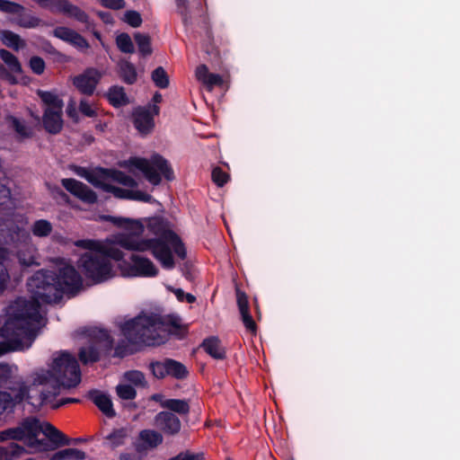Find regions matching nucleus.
<instances>
[{
  "mask_svg": "<svg viewBox=\"0 0 460 460\" xmlns=\"http://www.w3.org/2000/svg\"><path fill=\"white\" fill-rule=\"evenodd\" d=\"M31 231L35 236L46 237L52 232V225L46 219H39L32 225Z\"/></svg>",
  "mask_w": 460,
  "mask_h": 460,
  "instance_id": "nucleus-39",
  "label": "nucleus"
},
{
  "mask_svg": "<svg viewBox=\"0 0 460 460\" xmlns=\"http://www.w3.org/2000/svg\"><path fill=\"white\" fill-rule=\"evenodd\" d=\"M130 165L143 172L145 178L153 185H159L163 175L167 181L174 180V172L169 162L159 154H154L150 160L131 157Z\"/></svg>",
  "mask_w": 460,
  "mask_h": 460,
  "instance_id": "nucleus-6",
  "label": "nucleus"
},
{
  "mask_svg": "<svg viewBox=\"0 0 460 460\" xmlns=\"http://www.w3.org/2000/svg\"><path fill=\"white\" fill-rule=\"evenodd\" d=\"M131 119L134 128L143 137L151 134L155 126L151 111L146 107L137 106L134 108L131 113Z\"/></svg>",
  "mask_w": 460,
  "mask_h": 460,
  "instance_id": "nucleus-16",
  "label": "nucleus"
},
{
  "mask_svg": "<svg viewBox=\"0 0 460 460\" xmlns=\"http://www.w3.org/2000/svg\"><path fill=\"white\" fill-rule=\"evenodd\" d=\"M211 178L213 182L217 187H223L225 184L227 183V181L230 179V176L221 167L217 166L212 170Z\"/></svg>",
  "mask_w": 460,
  "mask_h": 460,
  "instance_id": "nucleus-46",
  "label": "nucleus"
},
{
  "mask_svg": "<svg viewBox=\"0 0 460 460\" xmlns=\"http://www.w3.org/2000/svg\"><path fill=\"white\" fill-rule=\"evenodd\" d=\"M211 73H209L208 67L204 64L197 66L196 71H195V75H196L198 81H199L202 84L204 83V81L208 78V76Z\"/></svg>",
  "mask_w": 460,
  "mask_h": 460,
  "instance_id": "nucleus-62",
  "label": "nucleus"
},
{
  "mask_svg": "<svg viewBox=\"0 0 460 460\" xmlns=\"http://www.w3.org/2000/svg\"><path fill=\"white\" fill-rule=\"evenodd\" d=\"M93 338L100 343H103L106 349H111L113 339L107 330L100 329L95 332Z\"/></svg>",
  "mask_w": 460,
  "mask_h": 460,
  "instance_id": "nucleus-51",
  "label": "nucleus"
},
{
  "mask_svg": "<svg viewBox=\"0 0 460 460\" xmlns=\"http://www.w3.org/2000/svg\"><path fill=\"white\" fill-rule=\"evenodd\" d=\"M169 239L166 241L167 247L175 252V254L181 259L185 260L187 257V251L181 239L176 233H168Z\"/></svg>",
  "mask_w": 460,
  "mask_h": 460,
  "instance_id": "nucleus-29",
  "label": "nucleus"
},
{
  "mask_svg": "<svg viewBox=\"0 0 460 460\" xmlns=\"http://www.w3.org/2000/svg\"><path fill=\"white\" fill-rule=\"evenodd\" d=\"M102 177L111 178L113 181L129 188H135L137 186V182L134 178L126 174L124 172L115 169L99 168Z\"/></svg>",
  "mask_w": 460,
  "mask_h": 460,
  "instance_id": "nucleus-24",
  "label": "nucleus"
},
{
  "mask_svg": "<svg viewBox=\"0 0 460 460\" xmlns=\"http://www.w3.org/2000/svg\"><path fill=\"white\" fill-rule=\"evenodd\" d=\"M102 78V73L95 67H87L72 78L75 88L86 96H92Z\"/></svg>",
  "mask_w": 460,
  "mask_h": 460,
  "instance_id": "nucleus-11",
  "label": "nucleus"
},
{
  "mask_svg": "<svg viewBox=\"0 0 460 460\" xmlns=\"http://www.w3.org/2000/svg\"><path fill=\"white\" fill-rule=\"evenodd\" d=\"M105 97L108 100L109 103L114 108H120L128 105L130 101L128 96L126 93L125 88L120 85H111L107 93H105Z\"/></svg>",
  "mask_w": 460,
  "mask_h": 460,
  "instance_id": "nucleus-22",
  "label": "nucleus"
},
{
  "mask_svg": "<svg viewBox=\"0 0 460 460\" xmlns=\"http://www.w3.org/2000/svg\"><path fill=\"white\" fill-rule=\"evenodd\" d=\"M223 84V78L218 74H210L204 81L203 84L208 89L212 90L215 86H220Z\"/></svg>",
  "mask_w": 460,
  "mask_h": 460,
  "instance_id": "nucleus-59",
  "label": "nucleus"
},
{
  "mask_svg": "<svg viewBox=\"0 0 460 460\" xmlns=\"http://www.w3.org/2000/svg\"><path fill=\"white\" fill-rule=\"evenodd\" d=\"M78 358L84 365H88L98 362L101 358V353L96 344L92 343L80 348Z\"/></svg>",
  "mask_w": 460,
  "mask_h": 460,
  "instance_id": "nucleus-26",
  "label": "nucleus"
},
{
  "mask_svg": "<svg viewBox=\"0 0 460 460\" xmlns=\"http://www.w3.org/2000/svg\"><path fill=\"white\" fill-rule=\"evenodd\" d=\"M124 378L126 381L141 387H146L147 382L145 375L139 370H128L124 373Z\"/></svg>",
  "mask_w": 460,
  "mask_h": 460,
  "instance_id": "nucleus-41",
  "label": "nucleus"
},
{
  "mask_svg": "<svg viewBox=\"0 0 460 460\" xmlns=\"http://www.w3.org/2000/svg\"><path fill=\"white\" fill-rule=\"evenodd\" d=\"M151 78L155 86L165 89L169 86V76L163 66L156 67L151 74Z\"/></svg>",
  "mask_w": 460,
  "mask_h": 460,
  "instance_id": "nucleus-38",
  "label": "nucleus"
},
{
  "mask_svg": "<svg viewBox=\"0 0 460 460\" xmlns=\"http://www.w3.org/2000/svg\"><path fill=\"white\" fill-rule=\"evenodd\" d=\"M104 219L131 232V234L122 236L119 239V243L122 248L136 252L149 251L164 269L172 270L174 268L175 262L172 252L165 243L169 239L168 233L175 232L169 228L167 221L163 217H155L148 219L146 229L155 235L152 238H139V235L145 230V226L140 221L112 216H105Z\"/></svg>",
  "mask_w": 460,
  "mask_h": 460,
  "instance_id": "nucleus-2",
  "label": "nucleus"
},
{
  "mask_svg": "<svg viewBox=\"0 0 460 460\" xmlns=\"http://www.w3.org/2000/svg\"><path fill=\"white\" fill-rule=\"evenodd\" d=\"M122 21L128 23L132 28L140 27L143 22L141 14L134 10L126 11L122 18Z\"/></svg>",
  "mask_w": 460,
  "mask_h": 460,
  "instance_id": "nucleus-47",
  "label": "nucleus"
},
{
  "mask_svg": "<svg viewBox=\"0 0 460 460\" xmlns=\"http://www.w3.org/2000/svg\"><path fill=\"white\" fill-rule=\"evenodd\" d=\"M118 75L120 80L127 84H134L137 81V72L135 65L127 59L118 63Z\"/></svg>",
  "mask_w": 460,
  "mask_h": 460,
  "instance_id": "nucleus-23",
  "label": "nucleus"
},
{
  "mask_svg": "<svg viewBox=\"0 0 460 460\" xmlns=\"http://www.w3.org/2000/svg\"><path fill=\"white\" fill-rule=\"evenodd\" d=\"M1 40L6 47L14 50H19L24 46L23 40L21 37L12 31H3L1 34Z\"/></svg>",
  "mask_w": 460,
  "mask_h": 460,
  "instance_id": "nucleus-33",
  "label": "nucleus"
},
{
  "mask_svg": "<svg viewBox=\"0 0 460 460\" xmlns=\"http://www.w3.org/2000/svg\"><path fill=\"white\" fill-rule=\"evenodd\" d=\"M11 197V190L4 184L0 183V205H5Z\"/></svg>",
  "mask_w": 460,
  "mask_h": 460,
  "instance_id": "nucleus-64",
  "label": "nucleus"
},
{
  "mask_svg": "<svg viewBox=\"0 0 460 460\" xmlns=\"http://www.w3.org/2000/svg\"><path fill=\"white\" fill-rule=\"evenodd\" d=\"M130 261L132 264L128 265V276L153 278L158 275V269L150 259L137 254H132Z\"/></svg>",
  "mask_w": 460,
  "mask_h": 460,
  "instance_id": "nucleus-15",
  "label": "nucleus"
},
{
  "mask_svg": "<svg viewBox=\"0 0 460 460\" xmlns=\"http://www.w3.org/2000/svg\"><path fill=\"white\" fill-rule=\"evenodd\" d=\"M103 190L111 193L115 198L121 199H132L133 190H127L112 184L103 185Z\"/></svg>",
  "mask_w": 460,
  "mask_h": 460,
  "instance_id": "nucleus-42",
  "label": "nucleus"
},
{
  "mask_svg": "<svg viewBox=\"0 0 460 460\" xmlns=\"http://www.w3.org/2000/svg\"><path fill=\"white\" fill-rule=\"evenodd\" d=\"M78 108L79 111L88 118H93L97 115L96 111L92 108L86 100H81Z\"/></svg>",
  "mask_w": 460,
  "mask_h": 460,
  "instance_id": "nucleus-60",
  "label": "nucleus"
},
{
  "mask_svg": "<svg viewBox=\"0 0 460 460\" xmlns=\"http://www.w3.org/2000/svg\"><path fill=\"white\" fill-rule=\"evenodd\" d=\"M0 11L5 13L16 14L14 22L22 28H36L41 22L40 18L26 13L23 5L9 0H0Z\"/></svg>",
  "mask_w": 460,
  "mask_h": 460,
  "instance_id": "nucleus-12",
  "label": "nucleus"
},
{
  "mask_svg": "<svg viewBox=\"0 0 460 460\" xmlns=\"http://www.w3.org/2000/svg\"><path fill=\"white\" fill-rule=\"evenodd\" d=\"M117 395L122 400H133L137 397L136 389L126 384H119L116 386Z\"/></svg>",
  "mask_w": 460,
  "mask_h": 460,
  "instance_id": "nucleus-44",
  "label": "nucleus"
},
{
  "mask_svg": "<svg viewBox=\"0 0 460 460\" xmlns=\"http://www.w3.org/2000/svg\"><path fill=\"white\" fill-rule=\"evenodd\" d=\"M42 124L48 133L58 134L63 128L62 110L47 108L43 113Z\"/></svg>",
  "mask_w": 460,
  "mask_h": 460,
  "instance_id": "nucleus-18",
  "label": "nucleus"
},
{
  "mask_svg": "<svg viewBox=\"0 0 460 460\" xmlns=\"http://www.w3.org/2000/svg\"><path fill=\"white\" fill-rule=\"evenodd\" d=\"M14 380H22L21 376L13 375V367L7 363H0V385L7 386Z\"/></svg>",
  "mask_w": 460,
  "mask_h": 460,
  "instance_id": "nucleus-37",
  "label": "nucleus"
},
{
  "mask_svg": "<svg viewBox=\"0 0 460 460\" xmlns=\"http://www.w3.org/2000/svg\"><path fill=\"white\" fill-rule=\"evenodd\" d=\"M80 170L85 172L79 173L80 176L84 177L88 182L92 183L93 186L103 190V185H106L107 183H104L102 181H100L96 174L88 172L85 168H80Z\"/></svg>",
  "mask_w": 460,
  "mask_h": 460,
  "instance_id": "nucleus-56",
  "label": "nucleus"
},
{
  "mask_svg": "<svg viewBox=\"0 0 460 460\" xmlns=\"http://www.w3.org/2000/svg\"><path fill=\"white\" fill-rule=\"evenodd\" d=\"M70 44L75 48L78 49L79 50L88 49L90 48V44L86 40V39L77 31L74 35Z\"/></svg>",
  "mask_w": 460,
  "mask_h": 460,
  "instance_id": "nucleus-58",
  "label": "nucleus"
},
{
  "mask_svg": "<svg viewBox=\"0 0 460 460\" xmlns=\"http://www.w3.org/2000/svg\"><path fill=\"white\" fill-rule=\"evenodd\" d=\"M86 454L77 448H66L59 450L50 456V460H84Z\"/></svg>",
  "mask_w": 460,
  "mask_h": 460,
  "instance_id": "nucleus-30",
  "label": "nucleus"
},
{
  "mask_svg": "<svg viewBox=\"0 0 460 460\" xmlns=\"http://www.w3.org/2000/svg\"><path fill=\"white\" fill-rule=\"evenodd\" d=\"M102 255L106 257V260H114L116 261H120L124 258V252L118 247L115 246H102L101 251Z\"/></svg>",
  "mask_w": 460,
  "mask_h": 460,
  "instance_id": "nucleus-45",
  "label": "nucleus"
},
{
  "mask_svg": "<svg viewBox=\"0 0 460 460\" xmlns=\"http://www.w3.org/2000/svg\"><path fill=\"white\" fill-rule=\"evenodd\" d=\"M77 267L93 284L105 282L114 276L112 264L102 252H84L77 261Z\"/></svg>",
  "mask_w": 460,
  "mask_h": 460,
  "instance_id": "nucleus-5",
  "label": "nucleus"
},
{
  "mask_svg": "<svg viewBox=\"0 0 460 460\" xmlns=\"http://www.w3.org/2000/svg\"><path fill=\"white\" fill-rule=\"evenodd\" d=\"M75 31L65 26H58L53 30L54 37L62 40L69 44L73 40V37L75 34Z\"/></svg>",
  "mask_w": 460,
  "mask_h": 460,
  "instance_id": "nucleus-48",
  "label": "nucleus"
},
{
  "mask_svg": "<svg viewBox=\"0 0 460 460\" xmlns=\"http://www.w3.org/2000/svg\"><path fill=\"white\" fill-rule=\"evenodd\" d=\"M200 347L211 358L223 360L226 358V351L217 336H210L203 340Z\"/></svg>",
  "mask_w": 460,
  "mask_h": 460,
  "instance_id": "nucleus-20",
  "label": "nucleus"
},
{
  "mask_svg": "<svg viewBox=\"0 0 460 460\" xmlns=\"http://www.w3.org/2000/svg\"><path fill=\"white\" fill-rule=\"evenodd\" d=\"M163 408L167 409V411L182 416H187L190 411L189 402L184 399H166L163 403Z\"/></svg>",
  "mask_w": 460,
  "mask_h": 460,
  "instance_id": "nucleus-25",
  "label": "nucleus"
},
{
  "mask_svg": "<svg viewBox=\"0 0 460 460\" xmlns=\"http://www.w3.org/2000/svg\"><path fill=\"white\" fill-rule=\"evenodd\" d=\"M88 397L106 417L111 419L116 416L112 402L108 394L98 390H91L88 393Z\"/></svg>",
  "mask_w": 460,
  "mask_h": 460,
  "instance_id": "nucleus-19",
  "label": "nucleus"
},
{
  "mask_svg": "<svg viewBox=\"0 0 460 460\" xmlns=\"http://www.w3.org/2000/svg\"><path fill=\"white\" fill-rule=\"evenodd\" d=\"M0 58L13 74L21 75L22 73V65L16 56L4 49H0Z\"/></svg>",
  "mask_w": 460,
  "mask_h": 460,
  "instance_id": "nucleus-28",
  "label": "nucleus"
},
{
  "mask_svg": "<svg viewBox=\"0 0 460 460\" xmlns=\"http://www.w3.org/2000/svg\"><path fill=\"white\" fill-rule=\"evenodd\" d=\"M42 8L49 9L52 13H61L68 18L74 19L85 25L91 30L93 22L89 14L79 6L72 4L69 0H35Z\"/></svg>",
  "mask_w": 460,
  "mask_h": 460,
  "instance_id": "nucleus-8",
  "label": "nucleus"
},
{
  "mask_svg": "<svg viewBox=\"0 0 460 460\" xmlns=\"http://www.w3.org/2000/svg\"><path fill=\"white\" fill-rule=\"evenodd\" d=\"M75 245L89 250L88 252H99L102 248V245L97 241L90 239L78 240Z\"/></svg>",
  "mask_w": 460,
  "mask_h": 460,
  "instance_id": "nucleus-53",
  "label": "nucleus"
},
{
  "mask_svg": "<svg viewBox=\"0 0 460 460\" xmlns=\"http://www.w3.org/2000/svg\"><path fill=\"white\" fill-rule=\"evenodd\" d=\"M46 51L50 54V55H53L55 56L56 58V60L58 61V62H68L69 61V58L61 53L60 51H58L55 47H53L51 44H49L47 49H46Z\"/></svg>",
  "mask_w": 460,
  "mask_h": 460,
  "instance_id": "nucleus-61",
  "label": "nucleus"
},
{
  "mask_svg": "<svg viewBox=\"0 0 460 460\" xmlns=\"http://www.w3.org/2000/svg\"><path fill=\"white\" fill-rule=\"evenodd\" d=\"M83 280L79 272L71 265L59 268L58 271L40 270L27 280V288L31 299L18 297L9 306L8 316L0 329L2 337L7 340L12 350L22 347L21 338H33L36 335L35 324H40V302L58 303L64 294H76L82 288ZM9 349L0 343V356Z\"/></svg>",
  "mask_w": 460,
  "mask_h": 460,
  "instance_id": "nucleus-1",
  "label": "nucleus"
},
{
  "mask_svg": "<svg viewBox=\"0 0 460 460\" xmlns=\"http://www.w3.org/2000/svg\"><path fill=\"white\" fill-rule=\"evenodd\" d=\"M116 45L122 53L133 54L135 52L133 41L127 32H121L116 37Z\"/></svg>",
  "mask_w": 460,
  "mask_h": 460,
  "instance_id": "nucleus-36",
  "label": "nucleus"
},
{
  "mask_svg": "<svg viewBox=\"0 0 460 460\" xmlns=\"http://www.w3.org/2000/svg\"><path fill=\"white\" fill-rule=\"evenodd\" d=\"M177 11L181 17L182 23L185 27L192 25L196 18L199 19V25L205 31L206 39L202 44L203 50L215 60H219L220 53L218 49L214 45L213 33L209 25L208 17L202 8L199 0L195 2V6L192 10L189 7L187 0H176Z\"/></svg>",
  "mask_w": 460,
  "mask_h": 460,
  "instance_id": "nucleus-4",
  "label": "nucleus"
},
{
  "mask_svg": "<svg viewBox=\"0 0 460 460\" xmlns=\"http://www.w3.org/2000/svg\"><path fill=\"white\" fill-rule=\"evenodd\" d=\"M102 4L112 10H120L125 7L126 2L124 0H102Z\"/></svg>",
  "mask_w": 460,
  "mask_h": 460,
  "instance_id": "nucleus-63",
  "label": "nucleus"
},
{
  "mask_svg": "<svg viewBox=\"0 0 460 460\" xmlns=\"http://www.w3.org/2000/svg\"><path fill=\"white\" fill-rule=\"evenodd\" d=\"M38 95L48 108H51L53 110H62L64 106L63 101L55 93L49 91H38Z\"/></svg>",
  "mask_w": 460,
  "mask_h": 460,
  "instance_id": "nucleus-34",
  "label": "nucleus"
},
{
  "mask_svg": "<svg viewBox=\"0 0 460 460\" xmlns=\"http://www.w3.org/2000/svg\"><path fill=\"white\" fill-rule=\"evenodd\" d=\"M155 426L166 437H176L181 429L180 418L171 411H160L154 418Z\"/></svg>",
  "mask_w": 460,
  "mask_h": 460,
  "instance_id": "nucleus-14",
  "label": "nucleus"
},
{
  "mask_svg": "<svg viewBox=\"0 0 460 460\" xmlns=\"http://www.w3.org/2000/svg\"><path fill=\"white\" fill-rule=\"evenodd\" d=\"M134 40L137 43L140 56L146 58L152 54L153 49L151 46V38L148 34L136 32L134 34Z\"/></svg>",
  "mask_w": 460,
  "mask_h": 460,
  "instance_id": "nucleus-31",
  "label": "nucleus"
},
{
  "mask_svg": "<svg viewBox=\"0 0 460 460\" xmlns=\"http://www.w3.org/2000/svg\"><path fill=\"white\" fill-rule=\"evenodd\" d=\"M240 314H241L242 322H243V325L245 326V328L248 331H250L251 332H256L257 325H256L254 320L252 319V316L250 314V310L242 312V313H240Z\"/></svg>",
  "mask_w": 460,
  "mask_h": 460,
  "instance_id": "nucleus-57",
  "label": "nucleus"
},
{
  "mask_svg": "<svg viewBox=\"0 0 460 460\" xmlns=\"http://www.w3.org/2000/svg\"><path fill=\"white\" fill-rule=\"evenodd\" d=\"M235 294L239 312L242 313L249 311V302L246 294L240 288H236Z\"/></svg>",
  "mask_w": 460,
  "mask_h": 460,
  "instance_id": "nucleus-55",
  "label": "nucleus"
},
{
  "mask_svg": "<svg viewBox=\"0 0 460 460\" xmlns=\"http://www.w3.org/2000/svg\"><path fill=\"white\" fill-rule=\"evenodd\" d=\"M29 67L37 75H40L44 73L46 68L45 61L39 56H32L29 59Z\"/></svg>",
  "mask_w": 460,
  "mask_h": 460,
  "instance_id": "nucleus-50",
  "label": "nucleus"
},
{
  "mask_svg": "<svg viewBox=\"0 0 460 460\" xmlns=\"http://www.w3.org/2000/svg\"><path fill=\"white\" fill-rule=\"evenodd\" d=\"M24 438V430L21 427L9 428L0 431V442L7 440L21 441Z\"/></svg>",
  "mask_w": 460,
  "mask_h": 460,
  "instance_id": "nucleus-40",
  "label": "nucleus"
},
{
  "mask_svg": "<svg viewBox=\"0 0 460 460\" xmlns=\"http://www.w3.org/2000/svg\"><path fill=\"white\" fill-rule=\"evenodd\" d=\"M13 385L4 386L9 392H0L1 410L5 411L30 399L29 386L23 380H14Z\"/></svg>",
  "mask_w": 460,
  "mask_h": 460,
  "instance_id": "nucleus-10",
  "label": "nucleus"
},
{
  "mask_svg": "<svg viewBox=\"0 0 460 460\" xmlns=\"http://www.w3.org/2000/svg\"><path fill=\"white\" fill-rule=\"evenodd\" d=\"M139 438L149 447L154 448L163 443V434L153 429H144L139 433Z\"/></svg>",
  "mask_w": 460,
  "mask_h": 460,
  "instance_id": "nucleus-32",
  "label": "nucleus"
},
{
  "mask_svg": "<svg viewBox=\"0 0 460 460\" xmlns=\"http://www.w3.org/2000/svg\"><path fill=\"white\" fill-rule=\"evenodd\" d=\"M127 436V430L121 428L114 429L105 438L111 442L112 447H117L124 444Z\"/></svg>",
  "mask_w": 460,
  "mask_h": 460,
  "instance_id": "nucleus-43",
  "label": "nucleus"
},
{
  "mask_svg": "<svg viewBox=\"0 0 460 460\" xmlns=\"http://www.w3.org/2000/svg\"><path fill=\"white\" fill-rule=\"evenodd\" d=\"M51 380H54V370L52 366L50 369L41 370L40 372L35 373L33 385H46Z\"/></svg>",
  "mask_w": 460,
  "mask_h": 460,
  "instance_id": "nucleus-49",
  "label": "nucleus"
},
{
  "mask_svg": "<svg viewBox=\"0 0 460 460\" xmlns=\"http://www.w3.org/2000/svg\"><path fill=\"white\" fill-rule=\"evenodd\" d=\"M61 184L66 190L86 204L93 205L98 200L96 192L80 181L65 178L61 180Z\"/></svg>",
  "mask_w": 460,
  "mask_h": 460,
  "instance_id": "nucleus-13",
  "label": "nucleus"
},
{
  "mask_svg": "<svg viewBox=\"0 0 460 460\" xmlns=\"http://www.w3.org/2000/svg\"><path fill=\"white\" fill-rule=\"evenodd\" d=\"M54 381L65 388H73L81 382V370L75 356L68 351H61L53 358Z\"/></svg>",
  "mask_w": 460,
  "mask_h": 460,
  "instance_id": "nucleus-7",
  "label": "nucleus"
},
{
  "mask_svg": "<svg viewBox=\"0 0 460 460\" xmlns=\"http://www.w3.org/2000/svg\"><path fill=\"white\" fill-rule=\"evenodd\" d=\"M181 321V317L176 314L163 316L157 314H143L122 323L120 332L127 341L136 347V350H139L145 346L164 343V339L161 332H165L168 327L180 329Z\"/></svg>",
  "mask_w": 460,
  "mask_h": 460,
  "instance_id": "nucleus-3",
  "label": "nucleus"
},
{
  "mask_svg": "<svg viewBox=\"0 0 460 460\" xmlns=\"http://www.w3.org/2000/svg\"><path fill=\"white\" fill-rule=\"evenodd\" d=\"M6 121L11 124L12 128L22 138H30L32 137V131L23 122L13 115L6 117Z\"/></svg>",
  "mask_w": 460,
  "mask_h": 460,
  "instance_id": "nucleus-35",
  "label": "nucleus"
},
{
  "mask_svg": "<svg viewBox=\"0 0 460 460\" xmlns=\"http://www.w3.org/2000/svg\"><path fill=\"white\" fill-rule=\"evenodd\" d=\"M168 460H205V455L202 452L192 453L190 450H186Z\"/></svg>",
  "mask_w": 460,
  "mask_h": 460,
  "instance_id": "nucleus-52",
  "label": "nucleus"
},
{
  "mask_svg": "<svg viewBox=\"0 0 460 460\" xmlns=\"http://www.w3.org/2000/svg\"><path fill=\"white\" fill-rule=\"evenodd\" d=\"M171 291L175 295L177 300L179 302L186 301L189 304H193L196 302V296L190 293L184 292L181 288H171Z\"/></svg>",
  "mask_w": 460,
  "mask_h": 460,
  "instance_id": "nucleus-54",
  "label": "nucleus"
},
{
  "mask_svg": "<svg viewBox=\"0 0 460 460\" xmlns=\"http://www.w3.org/2000/svg\"><path fill=\"white\" fill-rule=\"evenodd\" d=\"M45 422H40L38 419H28L23 421L22 429L28 434V446L31 447H41V450H48V443L44 439L38 438L40 432L43 433Z\"/></svg>",
  "mask_w": 460,
  "mask_h": 460,
  "instance_id": "nucleus-17",
  "label": "nucleus"
},
{
  "mask_svg": "<svg viewBox=\"0 0 460 460\" xmlns=\"http://www.w3.org/2000/svg\"><path fill=\"white\" fill-rule=\"evenodd\" d=\"M149 370L157 379L171 376L178 380L185 379L189 371L185 365L172 358H165L163 360H154L149 363Z\"/></svg>",
  "mask_w": 460,
  "mask_h": 460,
  "instance_id": "nucleus-9",
  "label": "nucleus"
},
{
  "mask_svg": "<svg viewBox=\"0 0 460 460\" xmlns=\"http://www.w3.org/2000/svg\"><path fill=\"white\" fill-rule=\"evenodd\" d=\"M25 453L26 450L22 446L11 442L5 447H0V460H15Z\"/></svg>",
  "mask_w": 460,
  "mask_h": 460,
  "instance_id": "nucleus-27",
  "label": "nucleus"
},
{
  "mask_svg": "<svg viewBox=\"0 0 460 460\" xmlns=\"http://www.w3.org/2000/svg\"><path fill=\"white\" fill-rule=\"evenodd\" d=\"M43 434L49 438V442L53 445L52 450L72 444V439L58 429L51 423L45 421V428Z\"/></svg>",
  "mask_w": 460,
  "mask_h": 460,
  "instance_id": "nucleus-21",
  "label": "nucleus"
}]
</instances>
